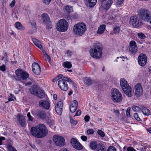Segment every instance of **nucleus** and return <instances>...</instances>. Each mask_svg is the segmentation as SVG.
<instances>
[{
    "label": "nucleus",
    "mask_w": 151,
    "mask_h": 151,
    "mask_svg": "<svg viewBox=\"0 0 151 151\" xmlns=\"http://www.w3.org/2000/svg\"><path fill=\"white\" fill-rule=\"evenodd\" d=\"M31 134L37 138H41L45 136L48 133L46 127L43 124H40L36 127H32L30 129Z\"/></svg>",
    "instance_id": "obj_1"
},
{
    "label": "nucleus",
    "mask_w": 151,
    "mask_h": 151,
    "mask_svg": "<svg viewBox=\"0 0 151 151\" xmlns=\"http://www.w3.org/2000/svg\"><path fill=\"white\" fill-rule=\"evenodd\" d=\"M15 73L17 75V77L15 78L17 81L20 80L19 78L24 81L26 80L27 78L30 79V81L27 82L25 83L26 86L31 85L32 83L35 82L33 78L29 77V73L26 72L18 69L16 70Z\"/></svg>",
    "instance_id": "obj_2"
},
{
    "label": "nucleus",
    "mask_w": 151,
    "mask_h": 151,
    "mask_svg": "<svg viewBox=\"0 0 151 151\" xmlns=\"http://www.w3.org/2000/svg\"><path fill=\"white\" fill-rule=\"evenodd\" d=\"M89 52L91 57L96 59H100L102 54V48L99 43L93 44L90 48Z\"/></svg>",
    "instance_id": "obj_3"
},
{
    "label": "nucleus",
    "mask_w": 151,
    "mask_h": 151,
    "mask_svg": "<svg viewBox=\"0 0 151 151\" xmlns=\"http://www.w3.org/2000/svg\"><path fill=\"white\" fill-rule=\"evenodd\" d=\"M86 29V25L83 22H79L74 25L73 31L76 35L81 36L85 33Z\"/></svg>",
    "instance_id": "obj_4"
},
{
    "label": "nucleus",
    "mask_w": 151,
    "mask_h": 151,
    "mask_svg": "<svg viewBox=\"0 0 151 151\" xmlns=\"http://www.w3.org/2000/svg\"><path fill=\"white\" fill-rule=\"evenodd\" d=\"M121 86L124 93L128 97L132 96V88L129 86L127 81L124 78H121L120 81Z\"/></svg>",
    "instance_id": "obj_5"
},
{
    "label": "nucleus",
    "mask_w": 151,
    "mask_h": 151,
    "mask_svg": "<svg viewBox=\"0 0 151 151\" xmlns=\"http://www.w3.org/2000/svg\"><path fill=\"white\" fill-rule=\"evenodd\" d=\"M111 99L114 102H119L122 100V97L121 93L117 89H114L112 91L111 96Z\"/></svg>",
    "instance_id": "obj_6"
},
{
    "label": "nucleus",
    "mask_w": 151,
    "mask_h": 151,
    "mask_svg": "<svg viewBox=\"0 0 151 151\" xmlns=\"http://www.w3.org/2000/svg\"><path fill=\"white\" fill-rule=\"evenodd\" d=\"M68 24L65 19L60 20L57 24V28L58 30L60 32L66 31L68 28Z\"/></svg>",
    "instance_id": "obj_7"
},
{
    "label": "nucleus",
    "mask_w": 151,
    "mask_h": 151,
    "mask_svg": "<svg viewBox=\"0 0 151 151\" xmlns=\"http://www.w3.org/2000/svg\"><path fill=\"white\" fill-rule=\"evenodd\" d=\"M53 140L55 144L58 146H63L65 144V141L62 136L55 135L53 137Z\"/></svg>",
    "instance_id": "obj_8"
},
{
    "label": "nucleus",
    "mask_w": 151,
    "mask_h": 151,
    "mask_svg": "<svg viewBox=\"0 0 151 151\" xmlns=\"http://www.w3.org/2000/svg\"><path fill=\"white\" fill-rule=\"evenodd\" d=\"M129 23L133 27H138L142 24V22L140 21V20H139L137 17L135 18L134 17L130 18Z\"/></svg>",
    "instance_id": "obj_9"
},
{
    "label": "nucleus",
    "mask_w": 151,
    "mask_h": 151,
    "mask_svg": "<svg viewBox=\"0 0 151 151\" xmlns=\"http://www.w3.org/2000/svg\"><path fill=\"white\" fill-rule=\"evenodd\" d=\"M147 61L146 56L144 54H140L138 57V61L139 65L143 66L146 64Z\"/></svg>",
    "instance_id": "obj_10"
},
{
    "label": "nucleus",
    "mask_w": 151,
    "mask_h": 151,
    "mask_svg": "<svg viewBox=\"0 0 151 151\" xmlns=\"http://www.w3.org/2000/svg\"><path fill=\"white\" fill-rule=\"evenodd\" d=\"M70 143L72 146L77 150H81L83 149L82 145L75 138H72L71 139Z\"/></svg>",
    "instance_id": "obj_11"
},
{
    "label": "nucleus",
    "mask_w": 151,
    "mask_h": 151,
    "mask_svg": "<svg viewBox=\"0 0 151 151\" xmlns=\"http://www.w3.org/2000/svg\"><path fill=\"white\" fill-rule=\"evenodd\" d=\"M141 18L145 21L148 20V17L150 15L149 12L146 9H142L140 12Z\"/></svg>",
    "instance_id": "obj_12"
},
{
    "label": "nucleus",
    "mask_w": 151,
    "mask_h": 151,
    "mask_svg": "<svg viewBox=\"0 0 151 151\" xmlns=\"http://www.w3.org/2000/svg\"><path fill=\"white\" fill-rule=\"evenodd\" d=\"M90 147L93 150H95L96 151H104L103 147L101 146L100 144L97 145L95 141H93L90 143Z\"/></svg>",
    "instance_id": "obj_13"
},
{
    "label": "nucleus",
    "mask_w": 151,
    "mask_h": 151,
    "mask_svg": "<svg viewBox=\"0 0 151 151\" xmlns=\"http://www.w3.org/2000/svg\"><path fill=\"white\" fill-rule=\"evenodd\" d=\"M58 85L60 89L63 91H66L68 89V86L67 82L64 80H59Z\"/></svg>",
    "instance_id": "obj_14"
},
{
    "label": "nucleus",
    "mask_w": 151,
    "mask_h": 151,
    "mask_svg": "<svg viewBox=\"0 0 151 151\" xmlns=\"http://www.w3.org/2000/svg\"><path fill=\"white\" fill-rule=\"evenodd\" d=\"M33 72L36 75H39L41 73V68L38 63H33L32 65Z\"/></svg>",
    "instance_id": "obj_15"
},
{
    "label": "nucleus",
    "mask_w": 151,
    "mask_h": 151,
    "mask_svg": "<svg viewBox=\"0 0 151 151\" xmlns=\"http://www.w3.org/2000/svg\"><path fill=\"white\" fill-rule=\"evenodd\" d=\"M143 88L141 84L137 83L135 87L134 93L137 96H140L143 93Z\"/></svg>",
    "instance_id": "obj_16"
},
{
    "label": "nucleus",
    "mask_w": 151,
    "mask_h": 151,
    "mask_svg": "<svg viewBox=\"0 0 151 151\" xmlns=\"http://www.w3.org/2000/svg\"><path fill=\"white\" fill-rule=\"evenodd\" d=\"M17 120L18 123L22 127L26 125L25 119L21 114H19L17 116Z\"/></svg>",
    "instance_id": "obj_17"
},
{
    "label": "nucleus",
    "mask_w": 151,
    "mask_h": 151,
    "mask_svg": "<svg viewBox=\"0 0 151 151\" xmlns=\"http://www.w3.org/2000/svg\"><path fill=\"white\" fill-rule=\"evenodd\" d=\"M63 107V103L61 101L58 102L55 104V110L58 114L60 115L62 114Z\"/></svg>",
    "instance_id": "obj_18"
},
{
    "label": "nucleus",
    "mask_w": 151,
    "mask_h": 151,
    "mask_svg": "<svg viewBox=\"0 0 151 151\" xmlns=\"http://www.w3.org/2000/svg\"><path fill=\"white\" fill-rule=\"evenodd\" d=\"M129 51L132 53H135L137 50V47L136 42L134 41H131L130 42Z\"/></svg>",
    "instance_id": "obj_19"
},
{
    "label": "nucleus",
    "mask_w": 151,
    "mask_h": 151,
    "mask_svg": "<svg viewBox=\"0 0 151 151\" xmlns=\"http://www.w3.org/2000/svg\"><path fill=\"white\" fill-rule=\"evenodd\" d=\"M78 106V102L76 100H74L71 102L70 106V109L72 113L74 112L77 110Z\"/></svg>",
    "instance_id": "obj_20"
},
{
    "label": "nucleus",
    "mask_w": 151,
    "mask_h": 151,
    "mask_svg": "<svg viewBox=\"0 0 151 151\" xmlns=\"http://www.w3.org/2000/svg\"><path fill=\"white\" fill-rule=\"evenodd\" d=\"M36 115L37 116L42 119H44L46 118V114L45 111L41 110H39L36 111Z\"/></svg>",
    "instance_id": "obj_21"
},
{
    "label": "nucleus",
    "mask_w": 151,
    "mask_h": 151,
    "mask_svg": "<svg viewBox=\"0 0 151 151\" xmlns=\"http://www.w3.org/2000/svg\"><path fill=\"white\" fill-rule=\"evenodd\" d=\"M39 104L40 106L46 109H48L50 106L49 102L47 101H41L39 102Z\"/></svg>",
    "instance_id": "obj_22"
},
{
    "label": "nucleus",
    "mask_w": 151,
    "mask_h": 151,
    "mask_svg": "<svg viewBox=\"0 0 151 151\" xmlns=\"http://www.w3.org/2000/svg\"><path fill=\"white\" fill-rule=\"evenodd\" d=\"M86 5L90 7H93L96 4L97 0H84Z\"/></svg>",
    "instance_id": "obj_23"
},
{
    "label": "nucleus",
    "mask_w": 151,
    "mask_h": 151,
    "mask_svg": "<svg viewBox=\"0 0 151 151\" xmlns=\"http://www.w3.org/2000/svg\"><path fill=\"white\" fill-rule=\"evenodd\" d=\"M32 40L33 43L36 46L40 49H42V45L41 44V42L40 40L34 38H32Z\"/></svg>",
    "instance_id": "obj_24"
},
{
    "label": "nucleus",
    "mask_w": 151,
    "mask_h": 151,
    "mask_svg": "<svg viewBox=\"0 0 151 151\" xmlns=\"http://www.w3.org/2000/svg\"><path fill=\"white\" fill-rule=\"evenodd\" d=\"M42 19L43 22L45 24L48 23L50 21V18L48 15L46 13H44L42 16Z\"/></svg>",
    "instance_id": "obj_25"
},
{
    "label": "nucleus",
    "mask_w": 151,
    "mask_h": 151,
    "mask_svg": "<svg viewBox=\"0 0 151 151\" xmlns=\"http://www.w3.org/2000/svg\"><path fill=\"white\" fill-rule=\"evenodd\" d=\"M15 27L16 28L19 30H23L25 29L24 27L19 22H17L15 23Z\"/></svg>",
    "instance_id": "obj_26"
},
{
    "label": "nucleus",
    "mask_w": 151,
    "mask_h": 151,
    "mask_svg": "<svg viewBox=\"0 0 151 151\" xmlns=\"http://www.w3.org/2000/svg\"><path fill=\"white\" fill-rule=\"evenodd\" d=\"M46 122L50 127L53 126L55 124L54 120H52L49 117L46 118Z\"/></svg>",
    "instance_id": "obj_27"
},
{
    "label": "nucleus",
    "mask_w": 151,
    "mask_h": 151,
    "mask_svg": "<svg viewBox=\"0 0 151 151\" xmlns=\"http://www.w3.org/2000/svg\"><path fill=\"white\" fill-rule=\"evenodd\" d=\"M113 3L112 0H108L105 2L104 5V9L108 10L111 7Z\"/></svg>",
    "instance_id": "obj_28"
},
{
    "label": "nucleus",
    "mask_w": 151,
    "mask_h": 151,
    "mask_svg": "<svg viewBox=\"0 0 151 151\" xmlns=\"http://www.w3.org/2000/svg\"><path fill=\"white\" fill-rule=\"evenodd\" d=\"M29 91L32 94L38 96V92L37 91V86H35L31 88L30 89Z\"/></svg>",
    "instance_id": "obj_29"
},
{
    "label": "nucleus",
    "mask_w": 151,
    "mask_h": 151,
    "mask_svg": "<svg viewBox=\"0 0 151 151\" xmlns=\"http://www.w3.org/2000/svg\"><path fill=\"white\" fill-rule=\"evenodd\" d=\"M62 66L64 68H66L68 69L71 68L72 66V64L70 62L65 61L62 64Z\"/></svg>",
    "instance_id": "obj_30"
},
{
    "label": "nucleus",
    "mask_w": 151,
    "mask_h": 151,
    "mask_svg": "<svg viewBox=\"0 0 151 151\" xmlns=\"http://www.w3.org/2000/svg\"><path fill=\"white\" fill-rule=\"evenodd\" d=\"M65 11L68 13H71L73 12V8L72 6L69 5L65 6L64 7Z\"/></svg>",
    "instance_id": "obj_31"
},
{
    "label": "nucleus",
    "mask_w": 151,
    "mask_h": 151,
    "mask_svg": "<svg viewBox=\"0 0 151 151\" xmlns=\"http://www.w3.org/2000/svg\"><path fill=\"white\" fill-rule=\"evenodd\" d=\"M84 83L86 85L90 86L92 83V80L89 78H86L84 79Z\"/></svg>",
    "instance_id": "obj_32"
},
{
    "label": "nucleus",
    "mask_w": 151,
    "mask_h": 151,
    "mask_svg": "<svg viewBox=\"0 0 151 151\" xmlns=\"http://www.w3.org/2000/svg\"><path fill=\"white\" fill-rule=\"evenodd\" d=\"M142 111L145 115L148 116L150 115V110L147 108L143 107L142 109Z\"/></svg>",
    "instance_id": "obj_33"
},
{
    "label": "nucleus",
    "mask_w": 151,
    "mask_h": 151,
    "mask_svg": "<svg viewBox=\"0 0 151 151\" xmlns=\"http://www.w3.org/2000/svg\"><path fill=\"white\" fill-rule=\"evenodd\" d=\"M104 32V24H102L99 27L97 31L98 34H100Z\"/></svg>",
    "instance_id": "obj_34"
},
{
    "label": "nucleus",
    "mask_w": 151,
    "mask_h": 151,
    "mask_svg": "<svg viewBox=\"0 0 151 151\" xmlns=\"http://www.w3.org/2000/svg\"><path fill=\"white\" fill-rule=\"evenodd\" d=\"M120 31V27L119 26H116L113 30V32L115 34H118Z\"/></svg>",
    "instance_id": "obj_35"
},
{
    "label": "nucleus",
    "mask_w": 151,
    "mask_h": 151,
    "mask_svg": "<svg viewBox=\"0 0 151 151\" xmlns=\"http://www.w3.org/2000/svg\"><path fill=\"white\" fill-rule=\"evenodd\" d=\"M137 35L138 37L141 39H144L146 37L145 35L142 32L138 33Z\"/></svg>",
    "instance_id": "obj_36"
},
{
    "label": "nucleus",
    "mask_w": 151,
    "mask_h": 151,
    "mask_svg": "<svg viewBox=\"0 0 151 151\" xmlns=\"http://www.w3.org/2000/svg\"><path fill=\"white\" fill-rule=\"evenodd\" d=\"M27 116L28 118V120L29 121H31V122H33L34 118L31 116L30 113V112H28L27 113Z\"/></svg>",
    "instance_id": "obj_37"
},
{
    "label": "nucleus",
    "mask_w": 151,
    "mask_h": 151,
    "mask_svg": "<svg viewBox=\"0 0 151 151\" xmlns=\"http://www.w3.org/2000/svg\"><path fill=\"white\" fill-rule=\"evenodd\" d=\"M9 151H17L16 149L10 145H8L7 146Z\"/></svg>",
    "instance_id": "obj_38"
},
{
    "label": "nucleus",
    "mask_w": 151,
    "mask_h": 151,
    "mask_svg": "<svg viewBox=\"0 0 151 151\" xmlns=\"http://www.w3.org/2000/svg\"><path fill=\"white\" fill-rule=\"evenodd\" d=\"M9 151H17L16 149L10 145H8L7 146Z\"/></svg>",
    "instance_id": "obj_39"
},
{
    "label": "nucleus",
    "mask_w": 151,
    "mask_h": 151,
    "mask_svg": "<svg viewBox=\"0 0 151 151\" xmlns=\"http://www.w3.org/2000/svg\"><path fill=\"white\" fill-rule=\"evenodd\" d=\"M42 50V51L43 54L47 56V59L48 60V61H50V57L47 54L46 51L43 49V47H42V49H40Z\"/></svg>",
    "instance_id": "obj_40"
},
{
    "label": "nucleus",
    "mask_w": 151,
    "mask_h": 151,
    "mask_svg": "<svg viewBox=\"0 0 151 151\" xmlns=\"http://www.w3.org/2000/svg\"><path fill=\"white\" fill-rule=\"evenodd\" d=\"M124 0H117L116 1V4L118 7L120 6L121 4L123 3Z\"/></svg>",
    "instance_id": "obj_41"
},
{
    "label": "nucleus",
    "mask_w": 151,
    "mask_h": 151,
    "mask_svg": "<svg viewBox=\"0 0 151 151\" xmlns=\"http://www.w3.org/2000/svg\"><path fill=\"white\" fill-rule=\"evenodd\" d=\"M132 109L134 111H139L141 110V109L139 107L136 106H133Z\"/></svg>",
    "instance_id": "obj_42"
},
{
    "label": "nucleus",
    "mask_w": 151,
    "mask_h": 151,
    "mask_svg": "<svg viewBox=\"0 0 151 151\" xmlns=\"http://www.w3.org/2000/svg\"><path fill=\"white\" fill-rule=\"evenodd\" d=\"M130 107H129L127 108L126 111V114L127 115V116L128 118L131 117V116L130 115Z\"/></svg>",
    "instance_id": "obj_43"
},
{
    "label": "nucleus",
    "mask_w": 151,
    "mask_h": 151,
    "mask_svg": "<svg viewBox=\"0 0 151 151\" xmlns=\"http://www.w3.org/2000/svg\"><path fill=\"white\" fill-rule=\"evenodd\" d=\"M70 123L73 125H76L77 124L78 121L73 120V119L71 117H70Z\"/></svg>",
    "instance_id": "obj_44"
},
{
    "label": "nucleus",
    "mask_w": 151,
    "mask_h": 151,
    "mask_svg": "<svg viewBox=\"0 0 151 151\" xmlns=\"http://www.w3.org/2000/svg\"><path fill=\"white\" fill-rule=\"evenodd\" d=\"M134 117L135 119L138 121H140L141 119L139 117V116L137 113H135L134 114Z\"/></svg>",
    "instance_id": "obj_45"
},
{
    "label": "nucleus",
    "mask_w": 151,
    "mask_h": 151,
    "mask_svg": "<svg viewBox=\"0 0 151 151\" xmlns=\"http://www.w3.org/2000/svg\"><path fill=\"white\" fill-rule=\"evenodd\" d=\"M65 54L67 55V56L69 57H70L72 55V52L70 50H67L65 52Z\"/></svg>",
    "instance_id": "obj_46"
},
{
    "label": "nucleus",
    "mask_w": 151,
    "mask_h": 151,
    "mask_svg": "<svg viewBox=\"0 0 151 151\" xmlns=\"http://www.w3.org/2000/svg\"><path fill=\"white\" fill-rule=\"evenodd\" d=\"M116 148L113 146H110L108 148L107 151H116Z\"/></svg>",
    "instance_id": "obj_47"
},
{
    "label": "nucleus",
    "mask_w": 151,
    "mask_h": 151,
    "mask_svg": "<svg viewBox=\"0 0 151 151\" xmlns=\"http://www.w3.org/2000/svg\"><path fill=\"white\" fill-rule=\"evenodd\" d=\"M6 66L3 65L0 66V70L2 72H4L6 70Z\"/></svg>",
    "instance_id": "obj_48"
},
{
    "label": "nucleus",
    "mask_w": 151,
    "mask_h": 151,
    "mask_svg": "<svg viewBox=\"0 0 151 151\" xmlns=\"http://www.w3.org/2000/svg\"><path fill=\"white\" fill-rule=\"evenodd\" d=\"M63 80L65 81L66 82L68 81L69 82H71L72 81V80L66 77H65L63 78Z\"/></svg>",
    "instance_id": "obj_49"
},
{
    "label": "nucleus",
    "mask_w": 151,
    "mask_h": 151,
    "mask_svg": "<svg viewBox=\"0 0 151 151\" xmlns=\"http://www.w3.org/2000/svg\"><path fill=\"white\" fill-rule=\"evenodd\" d=\"M52 0H42L43 2L46 5H49Z\"/></svg>",
    "instance_id": "obj_50"
},
{
    "label": "nucleus",
    "mask_w": 151,
    "mask_h": 151,
    "mask_svg": "<svg viewBox=\"0 0 151 151\" xmlns=\"http://www.w3.org/2000/svg\"><path fill=\"white\" fill-rule=\"evenodd\" d=\"M98 134L102 137H104V132L101 130H99L97 131Z\"/></svg>",
    "instance_id": "obj_51"
},
{
    "label": "nucleus",
    "mask_w": 151,
    "mask_h": 151,
    "mask_svg": "<svg viewBox=\"0 0 151 151\" xmlns=\"http://www.w3.org/2000/svg\"><path fill=\"white\" fill-rule=\"evenodd\" d=\"M87 132L88 134H93L94 133V131L92 129H89L87 130Z\"/></svg>",
    "instance_id": "obj_52"
},
{
    "label": "nucleus",
    "mask_w": 151,
    "mask_h": 151,
    "mask_svg": "<svg viewBox=\"0 0 151 151\" xmlns=\"http://www.w3.org/2000/svg\"><path fill=\"white\" fill-rule=\"evenodd\" d=\"M16 1L15 0H13L11 3L10 4L9 6L11 7V8H13L15 4Z\"/></svg>",
    "instance_id": "obj_53"
},
{
    "label": "nucleus",
    "mask_w": 151,
    "mask_h": 151,
    "mask_svg": "<svg viewBox=\"0 0 151 151\" xmlns=\"http://www.w3.org/2000/svg\"><path fill=\"white\" fill-rule=\"evenodd\" d=\"M84 119L86 122H88L89 120L90 117L88 115H86L84 117Z\"/></svg>",
    "instance_id": "obj_54"
},
{
    "label": "nucleus",
    "mask_w": 151,
    "mask_h": 151,
    "mask_svg": "<svg viewBox=\"0 0 151 151\" xmlns=\"http://www.w3.org/2000/svg\"><path fill=\"white\" fill-rule=\"evenodd\" d=\"M82 140L84 141H86L87 139V137L86 136L84 135H82L81 137Z\"/></svg>",
    "instance_id": "obj_55"
},
{
    "label": "nucleus",
    "mask_w": 151,
    "mask_h": 151,
    "mask_svg": "<svg viewBox=\"0 0 151 151\" xmlns=\"http://www.w3.org/2000/svg\"><path fill=\"white\" fill-rule=\"evenodd\" d=\"M119 59L120 60H122L123 61H125V60H127V59L126 58H125L123 57H117V59Z\"/></svg>",
    "instance_id": "obj_56"
},
{
    "label": "nucleus",
    "mask_w": 151,
    "mask_h": 151,
    "mask_svg": "<svg viewBox=\"0 0 151 151\" xmlns=\"http://www.w3.org/2000/svg\"><path fill=\"white\" fill-rule=\"evenodd\" d=\"M114 112L115 114L117 116L118 115L119 113V111L118 110H115L114 109Z\"/></svg>",
    "instance_id": "obj_57"
},
{
    "label": "nucleus",
    "mask_w": 151,
    "mask_h": 151,
    "mask_svg": "<svg viewBox=\"0 0 151 151\" xmlns=\"http://www.w3.org/2000/svg\"><path fill=\"white\" fill-rule=\"evenodd\" d=\"M81 114V111L80 110L78 111L75 114V115L74 116H80Z\"/></svg>",
    "instance_id": "obj_58"
},
{
    "label": "nucleus",
    "mask_w": 151,
    "mask_h": 151,
    "mask_svg": "<svg viewBox=\"0 0 151 151\" xmlns=\"http://www.w3.org/2000/svg\"><path fill=\"white\" fill-rule=\"evenodd\" d=\"M127 151H136V150L133 148L129 147L127 148Z\"/></svg>",
    "instance_id": "obj_59"
},
{
    "label": "nucleus",
    "mask_w": 151,
    "mask_h": 151,
    "mask_svg": "<svg viewBox=\"0 0 151 151\" xmlns=\"http://www.w3.org/2000/svg\"><path fill=\"white\" fill-rule=\"evenodd\" d=\"M57 77L58 78L61 79H60V80H63V78L65 77L63 76L62 75L60 74Z\"/></svg>",
    "instance_id": "obj_60"
},
{
    "label": "nucleus",
    "mask_w": 151,
    "mask_h": 151,
    "mask_svg": "<svg viewBox=\"0 0 151 151\" xmlns=\"http://www.w3.org/2000/svg\"><path fill=\"white\" fill-rule=\"evenodd\" d=\"M31 25L34 27H35L36 25V22H31L30 23Z\"/></svg>",
    "instance_id": "obj_61"
},
{
    "label": "nucleus",
    "mask_w": 151,
    "mask_h": 151,
    "mask_svg": "<svg viewBox=\"0 0 151 151\" xmlns=\"http://www.w3.org/2000/svg\"><path fill=\"white\" fill-rule=\"evenodd\" d=\"M9 98H11L12 99H15V98L14 96V95L13 94H12V93L10 94V96H9Z\"/></svg>",
    "instance_id": "obj_62"
},
{
    "label": "nucleus",
    "mask_w": 151,
    "mask_h": 151,
    "mask_svg": "<svg viewBox=\"0 0 151 151\" xmlns=\"http://www.w3.org/2000/svg\"><path fill=\"white\" fill-rule=\"evenodd\" d=\"M106 17H107L108 18V19L109 20L112 19H113V18L111 16L109 17V16L108 15H106Z\"/></svg>",
    "instance_id": "obj_63"
},
{
    "label": "nucleus",
    "mask_w": 151,
    "mask_h": 151,
    "mask_svg": "<svg viewBox=\"0 0 151 151\" xmlns=\"http://www.w3.org/2000/svg\"><path fill=\"white\" fill-rule=\"evenodd\" d=\"M148 20L146 21L147 22H149L150 24H151V15H150L148 17Z\"/></svg>",
    "instance_id": "obj_64"
}]
</instances>
